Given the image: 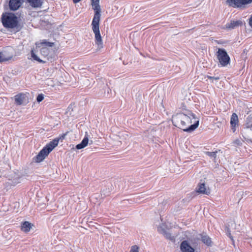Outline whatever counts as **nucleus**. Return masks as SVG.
<instances>
[{
    "label": "nucleus",
    "mask_w": 252,
    "mask_h": 252,
    "mask_svg": "<svg viewBox=\"0 0 252 252\" xmlns=\"http://www.w3.org/2000/svg\"><path fill=\"white\" fill-rule=\"evenodd\" d=\"M139 248L137 245H133L131 246L130 252H139Z\"/></svg>",
    "instance_id": "a878e982"
},
{
    "label": "nucleus",
    "mask_w": 252,
    "mask_h": 252,
    "mask_svg": "<svg viewBox=\"0 0 252 252\" xmlns=\"http://www.w3.org/2000/svg\"><path fill=\"white\" fill-rule=\"evenodd\" d=\"M49 53V50L48 48L46 47H42L40 49V53L41 54L45 57H47Z\"/></svg>",
    "instance_id": "412c9836"
},
{
    "label": "nucleus",
    "mask_w": 252,
    "mask_h": 252,
    "mask_svg": "<svg viewBox=\"0 0 252 252\" xmlns=\"http://www.w3.org/2000/svg\"><path fill=\"white\" fill-rule=\"evenodd\" d=\"M252 2V0H227L226 3L229 6L234 8H239L243 5Z\"/></svg>",
    "instance_id": "39448f33"
},
{
    "label": "nucleus",
    "mask_w": 252,
    "mask_h": 252,
    "mask_svg": "<svg viewBox=\"0 0 252 252\" xmlns=\"http://www.w3.org/2000/svg\"><path fill=\"white\" fill-rule=\"evenodd\" d=\"M249 24L250 26L252 28V15L251 16L249 19Z\"/></svg>",
    "instance_id": "2f4dec72"
},
{
    "label": "nucleus",
    "mask_w": 252,
    "mask_h": 252,
    "mask_svg": "<svg viewBox=\"0 0 252 252\" xmlns=\"http://www.w3.org/2000/svg\"><path fill=\"white\" fill-rule=\"evenodd\" d=\"M100 0H91L93 9L94 14L92 21V30L94 34V40L97 48H103V42L99 31V22L101 16V8L99 5Z\"/></svg>",
    "instance_id": "f03ea898"
},
{
    "label": "nucleus",
    "mask_w": 252,
    "mask_h": 252,
    "mask_svg": "<svg viewBox=\"0 0 252 252\" xmlns=\"http://www.w3.org/2000/svg\"><path fill=\"white\" fill-rule=\"evenodd\" d=\"M225 230L226 232V234L231 239H232V236L231 235L230 230L228 226H226Z\"/></svg>",
    "instance_id": "cd10ccee"
},
{
    "label": "nucleus",
    "mask_w": 252,
    "mask_h": 252,
    "mask_svg": "<svg viewBox=\"0 0 252 252\" xmlns=\"http://www.w3.org/2000/svg\"><path fill=\"white\" fill-rule=\"evenodd\" d=\"M81 0H73V2L74 3H77L78 2H79Z\"/></svg>",
    "instance_id": "473e14b6"
},
{
    "label": "nucleus",
    "mask_w": 252,
    "mask_h": 252,
    "mask_svg": "<svg viewBox=\"0 0 252 252\" xmlns=\"http://www.w3.org/2000/svg\"><path fill=\"white\" fill-rule=\"evenodd\" d=\"M243 22L241 20L234 21H230V23L226 24V28L229 29H234L239 26H242Z\"/></svg>",
    "instance_id": "f8f14e48"
},
{
    "label": "nucleus",
    "mask_w": 252,
    "mask_h": 252,
    "mask_svg": "<svg viewBox=\"0 0 252 252\" xmlns=\"http://www.w3.org/2000/svg\"><path fill=\"white\" fill-rule=\"evenodd\" d=\"M12 56L6 57L4 53L0 52V63L7 61L12 58Z\"/></svg>",
    "instance_id": "aec40b11"
},
{
    "label": "nucleus",
    "mask_w": 252,
    "mask_h": 252,
    "mask_svg": "<svg viewBox=\"0 0 252 252\" xmlns=\"http://www.w3.org/2000/svg\"><path fill=\"white\" fill-rule=\"evenodd\" d=\"M157 230L159 233H161L162 235H163L167 231L166 227L163 224L158 226Z\"/></svg>",
    "instance_id": "4be33fe9"
},
{
    "label": "nucleus",
    "mask_w": 252,
    "mask_h": 252,
    "mask_svg": "<svg viewBox=\"0 0 252 252\" xmlns=\"http://www.w3.org/2000/svg\"><path fill=\"white\" fill-rule=\"evenodd\" d=\"M23 0H9V7L10 10L15 11L19 9L23 3Z\"/></svg>",
    "instance_id": "6e6552de"
},
{
    "label": "nucleus",
    "mask_w": 252,
    "mask_h": 252,
    "mask_svg": "<svg viewBox=\"0 0 252 252\" xmlns=\"http://www.w3.org/2000/svg\"><path fill=\"white\" fill-rule=\"evenodd\" d=\"M44 99V95L42 94H39L37 95L36 97V100L38 102H41Z\"/></svg>",
    "instance_id": "bb28decb"
},
{
    "label": "nucleus",
    "mask_w": 252,
    "mask_h": 252,
    "mask_svg": "<svg viewBox=\"0 0 252 252\" xmlns=\"http://www.w3.org/2000/svg\"><path fill=\"white\" fill-rule=\"evenodd\" d=\"M31 56L33 59V60L38 62L40 63H45V61H43V60H41L32 50L31 52Z\"/></svg>",
    "instance_id": "b1692460"
},
{
    "label": "nucleus",
    "mask_w": 252,
    "mask_h": 252,
    "mask_svg": "<svg viewBox=\"0 0 252 252\" xmlns=\"http://www.w3.org/2000/svg\"><path fill=\"white\" fill-rule=\"evenodd\" d=\"M55 43L54 42H50L49 41H47L46 40L44 39L42 41H41L39 43H36V46L37 47H41L45 46L46 47H53L54 46Z\"/></svg>",
    "instance_id": "a211bd4d"
},
{
    "label": "nucleus",
    "mask_w": 252,
    "mask_h": 252,
    "mask_svg": "<svg viewBox=\"0 0 252 252\" xmlns=\"http://www.w3.org/2000/svg\"><path fill=\"white\" fill-rule=\"evenodd\" d=\"M218 153V151H216V152H205V154L211 157V158H214V159H216V157H217V153Z\"/></svg>",
    "instance_id": "393cba45"
},
{
    "label": "nucleus",
    "mask_w": 252,
    "mask_h": 252,
    "mask_svg": "<svg viewBox=\"0 0 252 252\" xmlns=\"http://www.w3.org/2000/svg\"><path fill=\"white\" fill-rule=\"evenodd\" d=\"M196 191L197 192L201 194L208 195L210 194L209 189H207L205 184L203 182H199L196 188Z\"/></svg>",
    "instance_id": "9d476101"
},
{
    "label": "nucleus",
    "mask_w": 252,
    "mask_h": 252,
    "mask_svg": "<svg viewBox=\"0 0 252 252\" xmlns=\"http://www.w3.org/2000/svg\"><path fill=\"white\" fill-rule=\"evenodd\" d=\"M21 182V177L19 176H16L13 177L12 179L9 180L8 184L12 186H15L16 185Z\"/></svg>",
    "instance_id": "6ab92c4d"
},
{
    "label": "nucleus",
    "mask_w": 252,
    "mask_h": 252,
    "mask_svg": "<svg viewBox=\"0 0 252 252\" xmlns=\"http://www.w3.org/2000/svg\"><path fill=\"white\" fill-rule=\"evenodd\" d=\"M216 55L221 66H225L230 63V58L224 49L219 48Z\"/></svg>",
    "instance_id": "20e7f679"
},
{
    "label": "nucleus",
    "mask_w": 252,
    "mask_h": 252,
    "mask_svg": "<svg viewBox=\"0 0 252 252\" xmlns=\"http://www.w3.org/2000/svg\"><path fill=\"white\" fill-rule=\"evenodd\" d=\"M15 103L17 105H21L27 104L29 102L27 94L19 93L14 96Z\"/></svg>",
    "instance_id": "423d86ee"
},
{
    "label": "nucleus",
    "mask_w": 252,
    "mask_h": 252,
    "mask_svg": "<svg viewBox=\"0 0 252 252\" xmlns=\"http://www.w3.org/2000/svg\"><path fill=\"white\" fill-rule=\"evenodd\" d=\"M180 249L182 252H194L195 251L186 240L182 242Z\"/></svg>",
    "instance_id": "1a4fd4ad"
},
{
    "label": "nucleus",
    "mask_w": 252,
    "mask_h": 252,
    "mask_svg": "<svg viewBox=\"0 0 252 252\" xmlns=\"http://www.w3.org/2000/svg\"><path fill=\"white\" fill-rule=\"evenodd\" d=\"M234 143L237 145H238V146H240L242 145V142H241V141L237 139H236L234 141Z\"/></svg>",
    "instance_id": "c756f323"
},
{
    "label": "nucleus",
    "mask_w": 252,
    "mask_h": 252,
    "mask_svg": "<svg viewBox=\"0 0 252 252\" xmlns=\"http://www.w3.org/2000/svg\"><path fill=\"white\" fill-rule=\"evenodd\" d=\"M201 238L202 242L208 246H212V242L211 239L206 234H201Z\"/></svg>",
    "instance_id": "f3484780"
},
{
    "label": "nucleus",
    "mask_w": 252,
    "mask_h": 252,
    "mask_svg": "<svg viewBox=\"0 0 252 252\" xmlns=\"http://www.w3.org/2000/svg\"><path fill=\"white\" fill-rule=\"evenodd\" d=\"M163 235L166 238V239L172 242H174L175 241V237L174 236H172L171 233H168L167 231Z\"/></svg>",
    "instance_id": "5701e85b"
},
{
    "label": "nucleus",
    "mask_w": 252,
    "mask_h": 252,
    "mask_svg": "<svg viewBox=\"0 0 252 252\" xmlns=\"http://www.w3.org/2000/svg\"><path fill=\"white\" fill-rule=\"evenodd\" d=\"M59 140L60 138H55L47 144L44 148L48 151V153H50L54 148L58 146Z\"/></svg>",
    "instance_id": "9b49d317"
},
{
    "label": "nucleus",
    "mask_w": 252,
    "mask_h": 252,
    "mask_svg": "<svg viewBox=\"0 0 252 252\" xmlns=\"http://www.w3.org/2000/svg\"><path fill=\"white\" fill-rule=\"evenodd\" d=\"M89 143V138L87 132L85 133V136L81 142L76 146V148L78 150L82 149L85 148Z\"/></svg>",
    "instance_id": "4468645a"
},
{
    "label": "nucleus",
    "mask_w": 252,
    "mask_h": 252,
    "mask_svg": "<svg viewBox=\"0 0 252 252\" xmlns=\"http://www.w3.org/2000/svg\"><path fill=\"white\" fill-rule=\"evenodd\" d=\"M238 124V116L236 113H233L230 118V125L233 132L236 131V126Z\"/></svg>",
    "instance_id": "ddd939ff"
},
{
    "label": "nucleus",
    "mask_w": 252,
    "mask_h": 252,
    "mask_svg": "<svg viewBox=\"0 0 252 252\" xmlns=\"http://www.w3.org/2000/svg\"><path fill=\"white\" fill-rule=\"evenodd\" d=\"M172 122L174 126L188 132L193 131L199 125V120L190 111L187 114H177L173 117Z\"/></svg>",
    "instance_id": "f257e3e1"
},
{
    "label": "nucleus",
    "mask_w": 252,
    "mask_h": 252,
    "mask_svg": "<svg viewBox=\"0 0 252 252\" xmlns=\"http://www.w3.org/2000/svg\"><path fill=\"white\" fill-rule=\"evenodd\" d=\"M207 78L209 79L212 80H215L216 81H217L220 79L219 77H214V76H209V75L207 76Z\"/></svg>",
    "instance_id": "c85d7f7f"
},
{
    "label": "nucleus",
    "mask_w": 252,
    "mask_h": 252,
    "mask_svg": "<svg viewBox=\"0 0 252 252\" xmlns=\"http://www.w3.org/2000/svg\"><path fill=\"white\" fill-rule=\"evenodd\" d=\"M1 19L4 28L12 29L15 32H19L23 28V25L19 22L17 16L12 12L3 13Z\"/></svg>",
    "instance_id": "7ed1b4c3"
},
{
    "label": "nucleus",
    "mask_w": 252,
    "mask_h": 252,
    "mask_svg": "<svg viewBox=\"0 0 252 252\" xmlns=\"http://www.w3.org/2000/svg\"><path fill=\"white\" fill-rule=\"evenodd\" d=\"M92 143H93V141H91L90 144H92Z\"/></svg>",
    "instance_id": "72a5a7b5"
},
{
    "label": "nucleus",
    "mask_w": 252,
    "mask_h": 252,
    "mask_svg": "<svg viewBox=\"0 0 252 252\" xmlns=\"http://www.w3.org/2000/svg\"><path fill=\"white\" fill-rule=\"evenodd\" d=\"M33 224L29 221H26L21 224V230L24 232H28L30 231Z\"/></svg>",
    "instance_id": "2eb2a0df"
},
{
    "label": "nucleus",
    "mask_w": 252,
    "mask_h": 252,
    "mask_svg": "<svg viewBox=\"0 0 252 252\" xmlns=\"http://www.w3.org/2000/svg\"><path fill=\"white\" fill-rule=\"evenodd\" d=\"M44 0H30L29 3L32 7L34 8L41 7Z\"/></svg>",
    "instance_id": "dca6fc26"
},
{
    "label": "nucleus",
    "mask_w": 252,
    "mask_h": 252,
    "mask_svg": "<svg viewBox=\"0 0 252 252\" xmlns=\"http://www.w3.org/2000/svg\"><path fill=\"white\" fill-rule=\"evenodd\" d=\"M48 151L44 147L38 154L33 158V160L35 162L39 163L43 161L45 158L49 154Z\"/></svg>",
    "instance_id": "0eeeda50"
},
{
    "label": "nucleus",
    "mask_w": 252,
    "mask_h": 252,
    "mask_svg": "<svg viewBox=\"0 0 252 252\" xmlns=\"http://www.w3.org/2000/svg\"><path fill=\"white\" fill-rule=\"evenodd\" d=\"M67 133H68V132H66V133L63 134L59 137H58L57 138H60V140L64 139V138H65V136L67 135Z\"/></svg>",
    "instance_id": "7c9ffc66"
}]
</instances>
